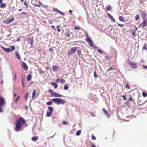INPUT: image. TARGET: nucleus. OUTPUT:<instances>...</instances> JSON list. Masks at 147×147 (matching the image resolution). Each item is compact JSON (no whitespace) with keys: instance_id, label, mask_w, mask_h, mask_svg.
<instances>
[{"instance_id":"f257e3e1","label":"nucleus","mask_w":147,"mask_h":147,"mask_svg":"<svg viewBox=\"0 0 147 147\" xmlns=\"http://www.w3.org/2000/svg\"><path fill=\"white\" fill-rule=\"evenodd\" d=\"M26 121L23 117H21L17 119L15 125V130L16 131H18L22 130L23 125L25 124Z\"/></svg>"},{"instance_id":"f03ea898","label":"nucleus","mask_w":147,"mask_h":147,"mask_svg":"<svg viewBox=\"0 0 147 147\" xmlns=\"http://www.w3.org/2000/svg\"><path fill=\"white\" fill-rule=\"evenodd\" d=\"M52 101L58 105L64 104L65 101L64 100L60 98H55L52 99Z\"/></svg>"},{"instance_id":"7ed1b4c3","label":"nucleus","mask_w":147,"mask_h":147,"mask_svg":"<svg viewBox=\"0 0 147 147\" xmlns=\"http://www.w3.org/2000/svg\"><path fill=\"white\" fill-rule=\"evenodd\" d=\"M6 103V102L3 98L0 96V112H3V107Z\"/></svg>"},{"instance_id":"20e7f679","label":"nucleus","mask_w":147,"mask_h":147,"mask_svg":"<svg viewBox=\"0 0 147 147\" xmlns=\"http://www.w3.org/2000/svg\"><path fill=\"white\" fill-rule=\"evenodd\" d=\"M78 47H74L71 48V49L67 52V54L69 56L74 54L77 50Z\"/></svg>"},{"instance_id":"39448f33","label":"nucleus","mask_w":147,"mask_h":147,"mask_svg":"<svg viewBox=\"0 0 147 147\" xmlns=\"http://www.w3.org/2000/svg\"><path fill=\"white\" fill-rule=\"evenodd\" d=\"M128 63L131 68L134 69H136L137 68V66L135 62L128 61Z\"/></svg>"},{"instance_id":"423d86ee","label":"nucleus","mask_w":147,"mask_h":147,"mask_svg":"<svg viewBox=\"0 0 147 147\" xmlns=\"http://www.w3.org/2000/svg\"><path fill=\"white\" fill-rule=\"evenodd\" d=\"M143 20L142 24H139V28H140V27L143 28L147 26V18H145V19H143Z\"/></svg>"},{"instance_id":"0eeeda50","label":"nucleus","mask_w":147,"mask_h":147,"mask_svg":"<svg viewBox=\"0 0 147 147\" xmlns=\"http://www.w3.org/2000/svg\"><path fill=\"white\" fill-rule=\"evenodd\" d=\"M49 110L50 112L47 111V117H49L51 115L52 112L53 111V108L51 107H48Z\"/></svg>"},{"instance_id":"6e6552de","label":"nucleus","mask_w":147,"mask_h":147,"mask_svg":"<svg viewBox=\"0 0 147 147\" xmlns=\"http://www.w3.org/2000/svg\"><path fill=\"white\" fill-rule=\"evenodd\" d=\"M27 40L29 41L30 43L31 46L33 45L34 40L33 37V36H31L30 37H28L27 38Z\"/></svg>"},{"instance_id":"1a4fd4ad","label":"nucleus","mask_w":147,"mask_h":147,"mask_svg":"<svg viewBox=\"0 0 147 147\" xmlns=\"http://www.w3.org/2000/svg\"><path fill=\"white\" fill-rule=\"evenodd\" d=\"M51 94L52 96L55 97H61L62 96L61 94H59L54 92L53 93H51Z\"/></svg>"},{"instance_id":"9d476101","label":"nucleus","mask_w":147,"mask_h":147,"mask_svg":"<svg viewBox=\"0 0 147 147\" xmlns=\"http://www.w3.org/2000/svg\"><path fill=\"white\" fill-rule=\"evenodd\" d=\"M22 66L23 69L27 71L28 69V67L26 64L23 62H22Z\"/></svg>"},{"instance_id":"9b49d317","label":"nucleus","mask_w":147,"mask_h":147,"mask_svg":"<svg viewBox=\"0 0 147 147\" xmlns=\"http://www.w3.org/2000/svg\"><path fill=\"white\" fill-rule=\"evenodd\" d=\"M53 70L54 71H57L59 68V67L56 65H53L52 66Z\"/></svg>"},{"instance_id":"f8f14e48","label":"nucleus","mask_w":147,"mask_h":147,"mask_svg":"<svg viewBox=\"0 0 147 147\" xmlns=\"http://www.w3.org/2000/svg\"><path fill=\"white\" fill-rule=\"evenodd\" d=\"M14 18H13L12 19H9V20H6L5 21V23L6 24H8L12 22L14 20Z\"/></svg>"},{"instance_id":"ddd939ff","label":"nucleus","mask_w":147,"mask_h":147,"mask_svg":"<svg viewBox=\"0 0 147 147\" xmlns=\"http://www.w3.org/2000/svg\"><path fill=\"white\" fill-rule=\"evenodd\" d=\"M142 18L143 19H145V18H146V14L143 11H142Z\"/></svg>"},{"instance_id":"4468645a","label":"nucleus","mask_w":147,"mask_h":147,"mask_svg":"<svg viewBox=\"0 0 147 147\" xmlns=\"http://www.w3.org/2000/svg\"><path fill=\"white\" fill-rule=\"evenodd\" d=\"M1 48L5 52L7 53L10 52L9 48H6L3 47H1Z\"/></svg>"},{"instance_id":"2eb2a0df","label":"nucleus","mask_w":147,"mask_h":147,"mask_svg":"<svg viewBox=\"0 0 147 147\" xmlns=\"http://www.w3.org/2000/svg\"><path fill=\"white\" fill-rule=\"evenodd\" d=\"M9 49L10 52H12L15 49L16 47L14 45H11L10 46Z\"/></svg>"},{"instance_id":"dca6fc26","label":"nucleus","mask_w":147,"mask_h":147,"mask_svg":"<svg viewBox=\"0 0 147 147\" xmlns=\"http://www.w3.org/2000/svg\"><path fill=\"white\" fill-rule=\"evenodd\" d=\"M32 75L30 74H28V76L27 77V81H30L31 80Z\"/></svg>"},{"instance_id":"f3484780","label":"nucleus","mask_w":147,"mask_h":147,"mask_svg":"<svg viewBox=\"0 0 147 147\" xmlns=\"http://www.w3.org/2000/svg\"><path fill=\"white\" fill-rule=\"evenodd\" d=\"M107 14L111 20H113L114 22H115V20L113 18V17L109 13H107Z\"/></svg>"},{"instance_id":"a211bd4d","label":"nucleus","mask_w":147,"mask_h":147,"mask_svg":"<svg viewBox=\"0 0 147 147\" xmlns=\"http://www.w3.org/2000/svg\"><path fill=\"white\" fill-rule=\"evenodd\" d=\"M51 84L52 86H54V88L55 89L57 88L58 86L57 84L53 82L51 83Z\"/></svg>"},{"instance_id":"6ab92c4d","label":"nucleus","mask_w":147,"mask_h":147,"mask_svg":"<svg viewBox=\"0 0 147 147\" xmlns=\"http://www.w3.org/2000/svg\"><path fill=\"white\" fill-rule=\"evenodd\" d=\"M102 110L104 113L107 115L108 117H109V113L108 111H106L104 108H103L102 109Z\"/></svg>"},{"instance_id":"aec40b11","label":"nucleus","mask_w":147,"mask_h":147,"mask_svg":"<svg viewBox=\"0 0 147 147\" xmlns=\"http://www.w3.org/2000/svg\"><path fill=\"white\" fill-rule=\"evenodd\" d=\"M38 138L37 136L33 137L31 139L32 141H35L38 140Z\"/></svg>"},{"instance_id":"412c9836","label":"nucleus","mask_w":147,"mask_h":147,"mask_svg":"<svg viewBox=\"0 0 147 147\" xmlns=\"http://www.w3.org/2000/svg\"><path fill=\"white\" fill-rule=\"evenodd\" d=\"M1 4L0 5V8H3L5 7L6 6V4L5 3H1Z\"/></svg>"},{"instance_id":"4be33fe9","label":"nucleus","mask_w":147,"mask_h":147,"mask_svg":"<svg viewBox=\"0 0 147 147\" xmlns=\"http://www.w3.org/2000/svg\"><path fill=\"white\" fill-rule=\"evenodd\" d=\"M106 9L107 11H110L111 9V7L110 5H108L106 6Z\"/></svg>"},{"instance_id":"5701e85b","label":"nucleus","mask_w":147,"mask_h":147,"mask_svg":"<svg viewBox=\"0 0 147 147\" xmlns=\"http://www.w3.org/2000/svg\"><path fill=\"white\" fill-rule=\"evenodd\" d=\"M16 54L17 58L20 60L21 59V58L19 53L17 52H16Z\"/></svg>"},{"instance_id":"b1692460","label":"nucleus","mask_w":147,"mask_h":147,"mask_svg":"<svg viewBox=\"0 0 147 147\" xmlns=\"http://www.w3.org/2000/svg\"><path fill=\"white\" fill-rule=\"evenodd\" d=\"M36 90L35 89H34L32 92V98H34L35 96L36 95Z\"/></svg>"},{"instance_id":"393cba45","label":"nucleus","mask_w":147,"mask_h":147,"mask_svg":"<svg viewBox=\"0 0 147 147\" xmlns=\"http://www.w3.org/2000/svg\"><path fill=\"white\" fill-rule=\"evenodd\" d=\"M29 93L28 92H27L25 94V99L26 100V101H27L28 99V97L29 96Z\"/></svg>"},{"instance_id":"a878e982","label":"nucleus","mask_w":147,"mask_h":147,"mask_svg":"<svg viewBox=\"0 0 147 147\" xmlns=\"http://www.w3.org/2000/svg\"><path fill=\"white\" fill-rule=\"evenodd\" d=\"M119 20L122 22H123L124 21L123 18L122 16H120L119 17Z\"/></svg>"},{"instance_id":"bb28decb","label":"nucleus","mask_w":147,"mask_h":147,"mask_svg":"<svg viewBox=\"0 0 147 147\" xmlns=\"http://www.w3.org/2000/svg\"><path fill=\"white\" fill-rule=\"evenodd\" d=\"M53 102L51 100H50L49 102H47L46 103V104L48 105H51L52 104Z\"/></svg>"},{"instance_id":"cd10ccee","label":"nucleus","mask_w":147,"mask_h":147,"mask_svg":"<svg viewBox=\"0 0 147 147\" xmlns=\"http://www.w3.org/2000/svg\"><path fill=\"white\" fill-rule=\"evenodd\" d=\"M86 40L87 41L89 42H91V41H92L91 38L89 37H87L86 38Z\"/></svg>"},{"instance_id":"c85d7f7f","label":"nucleus","mask_w":147,"mask_h":147,"mask_svg":"<svg viewBox=\"0 0 147 147\" xmlns=\"http://www.w3.org/2000/svg\"><path fill=\"white\" fill-rule=\"evenodd\" d=\"M81 132V130H78L77 131L76 133V136H78L80 135Z\"/></svg>"},{"instance_id":"c756f323","label":"nucleus","mask_w":147,"mask_h":147,"mask_svg":"<svg viewBox=\"0 0 147 147\" xmlns=\"http://www.w3.org/2000/svg\"><path fill=\"white\" fill-rule=\"evenodd\" d=\"M142 95L144 97H145L147 96V94L145 92H142Z\"/></svg>"},{"instance_id":"7c9ffc66","label":"nucleus","mask_w":147,"mask_h":147,"mask_svg":"<svg viewBox=\"0 0 147 147\" xmlns=\"http://www.w3.org/2000/svg\"><path fill=\"white\" fill-rule=\"evenodd\" d=\"M143 49L144 50L146 49L147 50V48H146V43H145L144 44V46L143 47Z\"/></svg>"},{"instance_id":"2f4dec72","label":"nucleus","mask_w":147,"mask_h":147,"mask_svg":"<svg viewBox=\"0 0 147 147\" xmlns=\"http://www.w3.org/2000/svg\"><path fill=\"white\" fill-rule=\"evenodd\" d=\"M139 16L138 15H137L135 17V20H138L140 18Z\"/></svg>"},{"instance_id":"473e14b6","label":"nucleus","mask_w":147,"mask_h":147,"mask_svg":"<svg viewBox=\"0 0 147 147\" xmlns=\"http://www.w3.org/2000/svg\"><path fill=\"white\" fill-rule=\"evenodd\" d=\"M68 86L66 85H65L64 87V88L65 90H67L68 89Z\"/></svg>"},{"instance_id":"72a5a7b5","label":"nucleus","mask_w":147,"mask_h":147,"mask_svg":"<svg viewBox=\"0 0 147 147\" xmlns=\"http://www.w3.org/2000/svg\"><path fill=\"white\" fill-rule=\"evenodd\" d=\"M125 87L126 88H127L128 89H130V87L129 86V84H126Z\"/></svg>"},{"instance_id":"f704fd0d","label":"nucleus","mask_w":147,"mask_h":147,"mask_svg":"<svg viewBox=\"0 0 147 147\" xmlns=\"http://www.w3.org/2000/svg\"><path fill=\"white\" fill-rule=\"evenodd\" d=\"M57 27L58 29V31L59 32H60L61 31V30L59 28H60V26L59 25H58L57 26Z\"/></svg>"},{"instance_id":"c9c22d12","label":"nucleus","mask_w":147,"mask_h":147,"mask_svg":"<svg viewBox=\"0 0 147 147\" xmlns=\"http://www.w3.org/2000/svg\"><path fill=\"white\" fill-rule=\"evenodd\" d=\"M94 76L95 78H97L98 77V76L96 74V71H94Z\"/></svg>"},{"instance_id":"e433bc0d","label":"nucleus","mask_w":147,"mask_h":147,"mask_svg":"<svg viewBox=\"0 0 147 147\" xmlns=\"http://www.w3.org/2000/svg\"><path fill=\"white\" fill-rule=\"evenodd\" d=\"M77 53L79 56L81 54V51L80 50H78Z\"/></svg>"},{"instance_id":"4c0bfd02","label":"nucleus","mask_w":147,"mask_h":147,"mask_svg":"<svg viewBox=\"0 0 147 147\" xmlns=\"http://www.w3.org/2000/svg\"><path fill=\"white\" fill-rule=\"evenodd\" d=\"M20 96H17V98L16 100V102H18V100L20 98Z\"/></svg>"},{"instance_id":"58836bf2","label":"nucleus","mask_w":147,"mask_h":147,"mask_svg":"<svg viewBox=\"0 0 147 147\" xmlns=\"http://www.w3.org/2000/svg\"><path fill=\"white\" fill-rule=\"evenodd\" d=\"M53 10L54 11H57V12H58V13L59 11V10H58V9H57L55 8H53Z\"/></svg>"},{"instance_id":"ea45409f","label":"nucleus","mask_w":147,"mask_h":147,"mask_svg":"<svg viewBox=\"0 0 147 147\" xmlns=\"http://www.w3.org/2000/svg\"><path fill=\"white\" fill-rule=\"evenodd\" d=\"M90 113L92 115V117H94L96 116V115L95 114H94L92 112H90Z\"/></svg>"},{"instance_id":"a19ab883","label":"nucleus","mask_w":147,"mask_h":147,"mask_svg":"<svg viewBox=\"0 0 147 147\" xmlns=\"http://www.w3.org/2000/svg\"><path fill=\"white\" fill-rule=\"evenodd\" d=\"M61 82V83H65V80L64 79H61L60 80Z\"/></svg>"},{"instance_id":"79ce46f5","label":"nucleus","mask_w":147,"mask_h":147,"mask_svg":"<svg viewBox=\"0 0 147 147\" xmlns=\"http://www.w3.org/2000/svg\"><path fill=\"white\" fill-rule=\"evenodd\" d=\"M89 45L91 46L92 47H93V43H92V41H91V42H89Z\"/></svg>"},{"instance_id":"37998d69","label":"nucleus","mask_w":147,"mask_h":147,"mask_svg":"<svg viewBox=\"0 0 147 147\" xmlns=\"http://www.w3.org/2000/svg\"><path fill=\"white\" fill-rule=\"evenodd\" d=\"M92 139L93 140H94L96 139L95 137L94 136L93 134H92Z\"/></svg>"},{"instance_id":"c03bdc74","label":"nucleus","mask_w":147,"mask_h":147,"mask_svg":"<svg viewBox=\"0 0 147 147\" xmlns=\"http://www.w3.org/2000/svg\"><path fill=\"white\" fill-rule=\"evenodd\" d=\"M112 69H113V68H112V67H109L108 69H107V71H110Z\"/></svg>"},{"instance_id":"a18cd8bd","label":"nucleus","mask_w":147,"mask_h":147,"mask_svg":"<svg viewBox=\"0 0 147 147\" xmlns=\"http://www.w3.org/2000/svg\"><path fill=\"white\" fill-rule=\"evenodd\" d=\"M59 13V14H61L62 15H63V16H64L65 15V14L64 13L61 12V11H60Z\"/></svg>"},{"instance_id":"49530a36","label":"nucleus","mask_w":147,"mask_h":147,"mask_svg":"<svg viewBox=\"0 0 147 147\" xmlns=\"http://www.w3.org/2000/svg\"><path fill=\"white\" fill-rule=\"evenodd\" d=\"M80 28V27L76 26H75L74 27V29L75 30H77L79 29Z\"/></svg>"},{"instance_id":"de8ad7c7","label":"nucleus","mask_w":147,"mask_h":147,"mask_svg":"<svg viewBox=\"0 0 147 147\" xmlns=\"http://www.w3.org/2000/svg\"><path fill=\"white\" fill-rule=\"evenodd\" d=\"M117 24L119 26L121 27L123 26H124L123 24H120L118 23H117Z\"/></svg>"},{"instance_id":"09e8293b","label":"nucleus","mask_w":147,"mask_h":147,"mask_svg":"<svg viewBox=\"0 0 147 147\" xmlns=\"http://www.w3.org/2000/svg\"><path fill=\"white\" fill-rule=\"evenodd\" d=\"M141 102V101L140 100H138V103L140 105H142V104L140 103V102Z\"/></svg>"},{"instance_id":"8fccbe9b","label":"nucleus","mask_w":147,"mask_h":147,"mask_svg":"<svg viewBox=\"0 0 147 147\" xmlns=\"http://www.w3.org/2000/svg\"><path fill=\"white\" fill-rule=\"evenodd\" d=\"M62 124H63L66 125V124H67V122L66 121H63Z\"/></svg>"},{"instance_id":"3c124183","label":"nucleus","mask_w":147,"mask_h":147,"mask_svg":"<svg viewBox=\"0 0 147 147\" xmlns=\"http://www.w3.org/2000/svg\"><path fill=\"white\" fill-rule=\"evenodd\" d=\"M122 97L124 100H127V98L125 97V96L124 95H123L122 96Z\"/></svg>"},{"instance_id":"603ef678","label":"nucleus","mask_w":147,"mask_h":147,"mask_svg":"<svg viewBox=\"0 0 147 147\" xmlns=\"http://www.w3.org/2000/svg\"><path fill=\"white\" fill-rule=\"evenodd\" d=\"M131 34L134 36H136V33L135 32H132Z\"/></svg>"},{"instance_id":"864d4df0","label":"nucleus","mask_w":147,"mask_h":147,"mask_svg":"<svg viewBox=\"0 0 147 147\" xmlns=\"http://www.w3.org/2000/svg\"><path fill=\"white\" fill-rule=\"evenodd\" d=\"M48 92H53V93L54 92L51 89H49L48 90Z\"/></svg>"},{"instance_id":"5fc2aeb1","label":"nucleus","mask_w":147,"mask_h":147,"mask_svg":"<svg viewBox=\"0 0 147 147\" xmlns=\"http://www.w3.org/2000/svg\"><path fill=\"white\" fill-rule=\"evenodd\" d=\"M66 36L67 37H69L70 36V35L69 34V33H66Z\"/></svg>"},{"instance_id":"6e6d98bb","label":"nucleus","mask_w":147,"mask_h":147,"mask_svg":"<svg viewBox=\"0 0 147 147\" xmlns=\"http://www.w3.org/2000/svg\"><path fill=\"white\" fill-rule=\"evenodd\" d=\"M21 13V14H25L26 15H28V14L26 12H23L22 13Z\"/></svg>"},{"instance_id":"4d7b16f0","label":"nucleus","mask_w":147,"mask_h":147,"mask_svg":"<svg viewBox=\"0 0 147 147\" xmlns=\"http://www.w3.org/2000/svg\"><path fill=\"white\" fill-rule=\"evenodd\" d=\"M98 52L100 53H102V51L100 49L98 50Z\"/></svg>"},{"instance_id":"13d9d810","label":"nucleus","mask_w":147,"mask_h":147,"mask_svg":"<svg viewBox=\"0 0 147 147\" xmlns=\"http://www.w3.org/2000/svg\"><path fill=\"white\" fill-rule=\"evenodd\" d=\"M49 50L50 51H53L54 50L52 48H50L49 49Z\"/></svg>"},{"instance_id":"bf43d9fd","label":"nucleus","mask_w":147,"mask_h":147,"mask_svg":"<svg viewBox=\"0 0 147 147\" xmlns=\"http://www.w3.org/2000/svg\"><path fill=\"white\" fill-rule=\"evenodd\" d=\"M132 100V98L131 97H130L128 100H130V101H131V100Z\"/></svg>"},{"instance_id":"052dcab7","label":"nucleus","mask_w":147,"mask_h":147,"mask_svg":"<svg viewBox=\"0 0 147 147\" xmlns=\"http://www.w3.org/2000/svg\"><path fill=\"white\" fill-rule=\"evenodd\" d=\"M91 147H96V146H95L94 145V144H92L91 145Z\"/></svg>"},{"instance_id":"680f3d73","label":"nucleus","mask_w":147,"mask_h":147,"mask_svg":"<svg viewBox=\"0 0 147 147\" xmlns=\"http://www.w3.org/2000/svg\"><path fill=\"white\" fill-rule=\"evenodd\" d=\"M60 81V79L57 80L56 81V82L57 83L59 82Z\"/></svg>"},{"instance_id":"e2e57ef3","label":"nucleus","mask_w":147,"mask_h":147,"mask_svg":"<svg viewBox=\"0 0 147 147\" xmlns=\"http://www.w3.org/2000/svg\"><path fill=\"white\" fill-rule=\"evenodd\" d=\"M24 5L26 6L27 7H28V6L27 4V3L26 2H24Z\"/></svg>"},{"instance_id":"0e129e2a","label":"nucleus","mask_w":147,"mask_h":147,"mask_svg":"<svg viewBox=\"0 0 147 147\" xmlns=\"http://www.w3.org/2000/svg\"><path fill=\"white\" fill-rule=\"evenodd\" d=\"M44 73V71L42 70L40 71V74H43Z\"/></svg>"},{"instance_id":"69168bd1","label":"nucleus","mask_w":147,"mask_h":147,"mask_svg":"<svg viewBox=\"0 0 147 147\" xmlns=\"http://www.w3.org/2000/svg\"><path fill=\"white\" fill-rule=\"evenodd\" d=\"M22 86L24 87V82H23V80H22Z\"/></svg>"},{"instance_id":"338daca9","label":"nucleus","mask_w":147,"mask_h":147,"mask_svg":"<svg viewBox=\"0 0 147 147\" xmlns=\"http://www.w3.org/2000/svg\"><path fill=\"white\" fill-rule=\"evenodd\" d=\"M143 68H144V69H146V68H147V66H145V65H143Z\"/></svg>"},{"instance_id":"774afa93","label":"nucleus","mask_w":147,"mask_h":147,"mask_svg":"<svg viewBox=\"0 0 147 147\" xmlns=\"http://www.w3.org/2000/svg\"><path fill=\"white\" fill-rule=\"evenodd\" d=\"M51 27L52 28H53V29H54L55 30H55V26H54L52 25V26H51Z\"/></svg>"}]
</instances>
